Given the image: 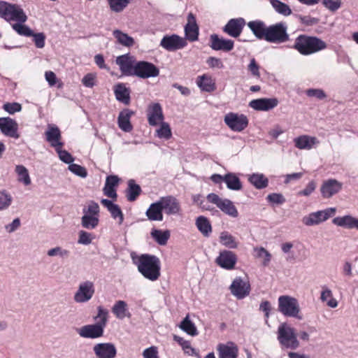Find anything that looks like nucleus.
<instances>
[{"instance_id":"a19ab883","label":"nucleus","mask_w":358,"mask_h":358,"mask_svg":"<svg viewBox=\"0 0 358 358\" xmlns=\"http://www.w3.org/2000/svg\"><path fill=\"white\" fill-rule=\"evenodd\" d=\"M113 35L117 41L123 46L131 47L134 45V39L119 29L114 30Z\"/></svg>"},{"instance_id":"c756f323","label":"nucleus","mask_w":358,"mask_h":358,"mask_svg":"<svg viewBox=\"0 0 358 358\" xmlns=\"http://www.w3.org/2000/svg\"><path fill=\"white\" fill-rule=\"evenodd\" d=\"M295 146L301 150H310L314 145L318 144L317 138L303 135L294 138Z\"/></svg>"},{"instance_id":"f03ea898","label":"nucleus","mask_w":358,"mask_h":358,"mask_svg":"<svg viewBox=\"0 0 358 358\" xmlns=\"http://www.w3.org/2000/svg\"><path fill=\"white\" fill-rule=\"evenodd\" d=\"M327 43L316 36L299 35L293 48L302 55H310L327 48Z\"/></svg>"},{"instance_id":"7ed1b4c3","label":"nucleus","mask_w":358,"mask_h":358,"mask_svg":"<svg viewBox=\"0 0 358 358\" xmlns=\"http://www.w3.org/2000/svg\"><path fill=\"white\" fill-rule=\"evenodd\" d=\"M277 335V339L282 348L296 350L299 347L296 331L290 324L281 323L278 328Z\"/></svg>"},{"instance_id":"774afa93","label":"nucleus","mask_w":358,"mask_h":358,"mask_svg":"<svg viewBox=\"0 0 358 358\" xmlns=\"http://www.w3.org/2000/svg\"><path fill=\"white\" fill-rule=\"evenodd\" d=\"M3 109L10 114H13L16 112H20L22 110V106L18 103H6L3 105Z\"/></svg>"},{"instance_id":"49530a36","label":"nucleus","mask_w":358,"mask_h":358,"mask_svg":"<svg viewBox=\"0 0 358 358\" xmlns=\"http://www.w3.org/2000/svg\"><path fill=\"white\" fill-rule=\"evenodd\" d=\"M249 181L257 189H263L267 187L268 180L262 173H253L249 177Z\"/></svg>"},{"instance_id":"4be33fe9","label":"nucleus","mask_w":358,"mask_h":358,"mask_svg":"<svg viewBox=\"0 0 358 358\" xmlns=\"http://www.w3.org/2000/svg\"><path fill=\"white\" fill-rule=\"evenodd\" d=\"M245 24V21L242 17L231 19L224 26L223 30L230 36L236 38L240 36Z\"/></svg>"},{"instance_id":"6e6552de","label":"nucleus","mask_w":358,"mask_h":358,"mask_svg":"<svg viewBox=\"0 0 358 358\" xmlns=\"http://www.w3.org/2000/svg\"><path fill=\"white\" fill-rule=\"evenodd\" d=\"M336 212V208H328L324 210L313 212L302 218V222L307 227L318 225L334 215Z\"/></svg>"},{"instance_id":"f8f14e48","label":"nucleus","mask_w":358,"mask_h":358,"mask_svg":"<svg viewBox=\"0 0 358 358\" xmlns=\"http://www.w3.org/2000/svg\"><path fill=\"white\" fill-rule=\"evenodd\" d=\"M187 44V43L185 38L176 34L166 35L160 41V46L170 52L182 49Z\"/></svg>"},{"instance_id":"6ab92c4d","label":"nucleus","mask_w":358,"mask_h":358,"mask_svg":"<svg viewBox=\"0 0 358 358\" xmlns=\"http://www.w3.org/2000/svg\"><path fill=\"white\" fill-rule=\"evenodd\" d=\"M199 29L196 23V16L189 13L187 17V24L185 26V39L189 41H196L199 38Z\"/></svg>"},{"instance_id":"aec40b11","label":"nucleus","mask_w":358,"mask_h":358,"mask_svg":"<svg viewBox=\"0 0 358 358\" xmlns=\"http://www.w3.org/2000/svg\"><path fill=\"white\" fill-rule=\"evenodd\" d=\"M159 204L166 214L177 215L180 211V206L178 201L172 196H167L160 198Z\"/></svg>"},{"instance_id":"bb28decb","label":"nucleus","mask_w":358,"mask_h":358,"mask_svg":"<svg viewBox=\"0 0 358 358\" xmlns=\"http://www.w3.org/2000/svg\"><path fill=\"white\" fill-rule=\"evenodd\" d=\"M236 260V256L233 252L224 250L220 253L216 262L222 268L231 269L234 267Z\"/></svg>"},{"instance_id":"13d9d810","label":"nucleus","mask_w":358,"mask_h":358,"mask_svg":"<svg viewBox=\"0 0 358 358\" xmlns=\"http://www.w3.org/2000/svg\"><path fill=\"white\" fill-rule=\"evenodd\" d=\"M69 254L70 252L69 250L59 246L51 248L47 252V255L49 257L59 256L60 257H66L69 255Z\"/></svg>"},{"instance_id":"412c9836","label":"nucleus","mask_w":358,"mask_h":358,"mask_svg":"<svg viewBox=\"0 0 358 358\" xmlns=\"http://www.w3.org/2000/svg\"><path fill=\"white\" fill-rule=\"evenodd\" d=\"M217 350L219 358H237L238 355V348L231 341L220 343L217 346Z\"/></svg>"},{"instance_id":"3c124183","label":"nucleus","mask_w":358,"mask_h":358,"mask_svg":"<svg viewBox=\"0 0 358 358\" xmlns=\"http://www.w3.org/2000/svg\"><path fill=\"white\" fill-rule=\"evenodd\" d=\"M110 10L120 13L132 1V0H107Z\"/></svg>"},{"instance_id":"393cba45","label":"nucleus","mask_w":358,"mask_h":358,"mask_svg":"<svg viewBox=\"0 0 358 358\" xmlns=\"http://www.w3.org/2000/svg\"><path fill=\"white\" fill-rule=\"evenodd\" d=\"M46 140L50 145L55 148L62 147L63 143L61 141V132L58 127L54 124H49L45 131Z\"/></svg>"},{"instance_id":"052dcab7","label":"nucleus","mask_w":358,"mask_h":358,"mask_svg":"<svg viewBox=\"0 0 358 358\" xmlns=\"http://www.w3.org/2000/svg\"><path fill=\"white\" fill-rule=\"evenodd\" d=\"M69 170L74 173L75 175L81 177V178H86L87 176V170L85 167L81 166L76 164H71L69 166Z\"/></svg>"},{"instance_id":"c9c22d12","label":"nucleus","mask_w":358,"mask_h":358,"mask_svg":"<svg viewBox=\"0 0 358 358\" xmlns=\"http://www.w3.org/2000/svg\"><path fill=\"white\" fill-rule=\"evenodd\" d=\"M145 214L150 220L162 221V209L161 208L159 201H157L155 203H152L147 210Z\"/></svg>"},{"instance_id":"a18cd8bd","label":"nucleus","mask_w":358,"mask_h":358,"mask_svg":"<svg viewBox=\"0 0 358 358\" xmlns=\"http://www.w3.org/2000/svg\"><path fill=\"white\" fill-rule=\"evenodd\" d=\"M254 257L262 259V265L267 266L271 260V254L263 247H255L253 249Z\"/></svg>"},{"instance_id":"20e7f679","label":"nucleus","mask_w":358,"mask_h":358,"mask_svg":"<svg viewBox=\"0 0 358 358\" xmlns=\"http://www.w3.org/2000/svg\"><path fill=\"white\" fill-rule=\"evenodd\" d=\"M278 310L286 317H294L298 320H302L303 315L301 314V308L299 301L294 297L282 295L278 299Z\"/></svg>"},{"instance_id":"dca6fc26","label":"nucleus","mask_w":358,"mask_h":358,"mask_svg":"<svg viewBox=\"0 0 358 358\" xmlns=\"http://www.w3.org/2000/svg\"><path fill=\"white\" fill-rule=\"evenodd\" d=\"M231 294L237 299H241L249 295L250 292V283L241 278H236L230 286Z\"/></svg>"},{"instance_id":"69168bd1","label":"nucleus","mask_w":358,"mask_h":358,"mask_svg":"<svg viewBox=\"0 0 358 358\" xmlns=\"http://www.w3.org/2000/svg\"><path fill=\"white\" fill-rule=\"evenodd\" d=\"M112 217L113 219L118 218V223L121 224L124 221V215L123 213L119 207L118 205L115 204L110 210H109Z\"/></svg>"},{"instance_id":"e2e57ef3","label":"nucleus","mask_w":358,"mask_h":358,"mask_svg":"<svg viewBox=\"0 0 358 358\" xmlns=\"http://www.w3.org/2000/svg\"><path fill=\"white\" fill-rule=\"evenodd\" d=\"M268 202L281 205L285 202V198L282 194L280 193H272L267 196L266 197Z\"/></svg>"},{"instance_id":"7c9ffc66","label":"nucleus","mask_w":358,"mask_h":358,"mask_svg":"<svg viewBox=\"0 0 358 358\" xmlns=\"http://www.w3.org/2000/svg\"><path fill=\"white\" fill-rule=\"evenodd\" d=\"M134 113L128 109L121 111L117 118L119 127L125 132H129L132 130V125L130 122L131 116Z\"/></svg>"},{"instance_id":"4d7b16f0","label":"nucleus","mask_w":358,"mask_h":358,"mask_svg":"<svg viewBox=\"0 0 358 358\" xmlns=\"http://www.w3.org/2000/svg\"><path fill=\"white\" fill-rule=\"evenodd\" d=\"M55 150L59 155V159L63 162L70 165L74 161V158L72 155L66 150H62V147L55 148Z\"/></svg>"},{"instance_id":"f257e3e1","label":"nucleus","mask_w":358,"mask_h":358,"mask_svg":"<svg viewBox=\"0 0 358 358\" xmlns=\"http://www.w3.org/2000/svg\"><path fill=\"white\" fill-rule=\"evenodd\" d=\"M135 264L139 273L146 279L155 281L159 278L161 263L157 257L148 254L141 255Z\"/></svg>"},{"instance_id":"2eb2a0df","label":"nucleus","mask_w":358,"mask_h":358,"mask_svg":"<svg viewBox=\"0 0 358 358\" xmlns=\"http://www.w3.org/2000/svg\"><path fill=\"white\" fill-rule=\"evenodd\" d=\"M0 131L6 136L15 139L20 138L17 122L9 117H0Z\"/></svg>"},{"instance_id":"ddd939ff","label":"nucleus","mask_w":358,"mask_h":358,"mask_svg":"<svg viewBox=\"0 0 358 358\" xmlns=\"http://www.w3.org/2000/svg\"><path fill=\"white\" fill-rule=\"evenodd\" d=\"M225 124L234 131H241L247 127L248 120L244 115L229 113L224 116Z\"/></svg>"},{"instance_id":"2f4dec72","label":"nucleus","mask_w":358,"mask_h":358,"mask_svg":"<svg viewBox=\"0 0 358 358\" xmlns=\"http://www.w3.org/2000/svg\"><path fill=\"white\" fill-rule=\"evenodd\" d=\"M119 178L116 176H109L106 178V184L103 187V193L108 197L116 199L117 195L115 187L117 185Z\"/></svg>"},{"instance_id":"a878e982","label":"nucleus","mask_w":358,"mask_h":358,"mask_svg":"<svg viewBox=\"0 0 358 358\" xmlns=\"http://www.w3.org/2000/svg\"><path fill=\"white\" fill-rule=\"evenodd\" d=\"M148 122L152 126H156L164 120V115L162 106L159 103H156L149 106L148 111Z\"/></svg>"},{"instance_id":"f3484780","label":"nucleus","mask_w":358,"mask_h":358,"mask_svg":"<svg viewBox=\"0 0 358 358\" xmlns=\"http://www.w3.org/2000/svg\"><path fill=\"white\" fill-rule=\"evenodd\" d=\"M104 329V327L96 323L83 326L77 331L82 338L94 339L100 338L103 335Z\"/></svg>"},{"instance_id":"b1692460","label":"nucleus","mask_w":358,"mask_h":358,"mask_svg":"<svg viewBox=\"0 0 358 358\" xmlns=\"http://www.w3.org/2000/svg\"><path fill=\"white\" fill-rule=\"evenodd\" d=\"M210 41V47L214 50L229 52L234 48V41L232 40L220 38L217 34H212Z\"/></svg>"},{"instance_id":"603ef678","label":"nucleus","mask_w":358,"mask_h":358,"mask_svg":"<svg viewBox=\"0 0 358 358\" xmlns=\"http://www.w3.org/2000/svg\"><path fill=\"white\" fill-rule=\"evenodd\" d=\"M13 198L6 190L0 191V211L7 210L11 205Z\"/></svg>"},{"instance_id":"9d476101","label":"nucleus","mask_w":358,"mask_h":358,"mask_svg":"<svg viewBox=\"0 0 358 358\" xmlns=\"http://www.w3.org/2000/svg\"><path fill=\"white\" fill-rule=\"evenodd\" d=\"M159 74V69L152 63L145 61L136 62L134 76L140 78L146 79L157 77Z\"/></svg>"},{"instance_id":"864d4df0","label":"nucleus","mask_w":358,"mask_h":358,"mask_svg":"<svg viewBox=\"0 0 358 358\" xmlns=\"http://www.w3.org/2000/svg\"><path fill=\"white\" fill-rule=\"evenodd\" d=\"M160 124V127L156 131L157 136L160 138L169 139L172 136L169 124L165 122Z\"/></svg>"},{"instance_id":"a211bd4d","label":"nucleus","mask_w":358,"mask_h":358,"mask_svg":"<svg viewBox=\"0 0 358 358\" xmlns=\"http://www.w3.org/2000/svg\"><path fill=\"white\" fill-rule=\"evenodd\" d=\"M343 184L336 179L324 180L320 187V192L323 198L329 199L338 194L342 189Z\"/></svg>"},{"instance_id":"58836bf2","label":"nucleus","mask_w":358,"mask_h":358,"mask_svg":"<svg viewBox=\"0 0 358 358\" xmlns=\"http://www.w3.org/2000/svg\"><path fill=\"white\" fill-rule=\"evenodd\" d=\"M141 192V187L137 185L134 180L128 181V187L126 190V197L129 201H134Z\"/></svg>"},{"instance_id":"9b49d317","label":"nucleus","mask_w":358,"mask_h":358,"mask_svg":"<svg viewBox=\"0 0 358 358\" xmlns=\"http://www.w3.org/2000/svg\"><path fill=\"white\" fill-rule=\"evenodd\" d=\"M136 62L135 57L129 53L118 56L115 59L121 73L127 76H134Z\"/></svg>"},{"instance_id":"79ce46f5","label":"nucleus","mask_w":358,"mask_h":358,"mask_svg":"<svg viewBox=\"0 0 358 358\" xmlns=\"http://www.w3.org/2000/svg\"><path fill=\"white\" fill-rule=\"evenodd\" d=\"M150 235L159 245H165L170 238V231L169 230L162 231L153 229Z\"/></svg>"},{"instance_id":"de8ad7c7","label":"nucleus","mask_w":358,"mask_h":358,"mask_svg":"<svg viewBox=\"0 0 358 358\" xmlns=\"http://www.w3.org/2000/svg\"><path fill=\"white\" fill-rule=\"evenodd\" d=\"M180 328L187 334L195 336L199 332L195 324L189 320V315H187L179 325Z\"/></svg>"},{"instance_id":"c03bdc74","label":"nucleus","mask_w":358,"mask_h":358,"mask_svg":"<svg viewBox=\"0 0 358 358\" xmlns=\"http://www.w3.org/2000/svg\"><path fill=\"white\" fill-rule=\"evenodd\" d=\"M225 214L232 217H237L238 215V210L232 201L229 199H223L217 207Z\"/></svg>"},{"instance_id":"09e8293b","label":"nucleus","mask_w":358,"mask_h":358,"mask_svg":"<svg viewBox=\"0 0 358 358\" xmlns=\"http://www.w3.org/2000/svg\"><path fill=\"white\" fill-rule=\"evenodd\" d=\"M26 22L16 21L12 24L13 29L19 35L29 37L33 35V31L24 23Z\"/></svg>"},{"instance_id":"4c0bfd02","label":"nucleus","mask_w":358,"mask_h":358,"mask_svg":"<svg viewBox=\"0 0 358 358\" xmlns=\"http://www.w3.org/2000/svg\"><path fill=\"white\" fill-rule=\"evenodd\" d=\"M224 182L228 189L234 191H238L242 189V183L239 178L234 173H229L224 175Z\"/></svg>"},{"instance_id":"bf43d9fd","label":"nucleus","mask_w":358,"mask_h":358,"mask_svg":"<svg viewBox=\"0 0 358 358\" xmlns=\"http://www.w3.org/2000/svg\"><path fill=\"white\" fill-rule=\"evenodd\" d=\"M97 310L98 314L95 319H99L97 323L105 328L108 321V311L101 306H99Z\"/></svg>"},{"instance_id":"37998d69","label":"nucleus","mask_w":358,"mask_h":358,"mask_svg":"<svg viewBox=\"0 0 358 358\" xmlns=\"http://www.w3.org/2000/svg\"><path fill=\"white\" fill-rule=\"evenodd\" d=\"M196 225L199 231L204 236H209L212 227L208 220L203 216H199L196 220Z\"/></svg>"},{"instance_id":"8fccbe9b","label":"nucleus","mask_w":358,"mask_h":358,"mask_svg":"<svg viewBox=\"0 0 358 358\" xmlns=\"http://www.w3.org/2000/svg\"><path fill=\"white\" fill-rule=\"evenodd\" d=\"M220 242L224 246L234 249L238 247V243L236 238L227 231H223L220 236Z\"/></svg>"},{"instance_id":"ea45409f","label":"nucleus","mask_w":358,"mask_h":358,"mask_svg":"<svg viewBox=\"0 0 358 358\" xmlns=\"http://www.w3.org/2000/svg\"><path fill=\"white\" fill-rule=\"evenodd\" d=\"M273 9L279 15L289 16L292 14V10L289 5L280 0H268Z\"/></svg>"},{"instance_id":"e433bc0d","label":"nucleus","mask_w":358,"mask_h":358,"mask_svg":"<svg viewBox=\"0 0 358 358\" xmlns=\"http://www.w3.org/2000/svg\"><path fill=\"white\" fill-rule=\"evenodd\" d=\"M15 173L17 175V180L20 183L24 186L31 185V180L28 169L21 164L16 165L15 167Z\"/></svg>"},{"instance_id":"5fc2aeb1","label":"nucleus","mask_w":358,"mask_h":358,"mask_svg":"<svg viewBox=\"0 0 358 358\" xmlns=\"http://www.w3.org/2000/svg\"><path fill=\"white\" fill-rule=\"evenodd\" d=\"M173 339L182 346L185 353L189 355H193L195 353V350L191 347L189 341L178 336H174Z\"/></svg>"},{"instance_id":"39448f33","label":"nucleus","mask_w":358,"mask_h":358,"mask_svg":"<svg viewBox=\"0 0 358 358\" xmlns=\"http://www.w3.org/2000/svg\"><path fill=\"white\" fill-rule=\"evenodd\" d=\"M0 17L7 22H27V16L20 5L0 1Z\"/></svg>"},{"instance_id":"4468645a","label":"nucleus","mask_w":358,"mask_h":358,"mask_svg":"<svg viewBox=\"0 0 358 358\" xmlns=\"http://www.w3.org/2000/svg\"><path fill=\"white\" fill-rule=\"evenodd\" d=\"M92 350L96 358H115L117 356V348L113 343H96Z\"/></svg>"},{"instance_id":"6e6d98bb","label":"nucleus","mask_w":358,"mask_h":358,"mask_svg":"<svg viewBox=\"0 0 358 358\" xmlns=\"http://www.w3.org/2000/svg\"><path fill=\"white\" fill-rule=\"evenodd\" d=\"M93 238L94 236L91 233L81 230L78 233V243L87 245L92 243Z\"/></svg>"},{"instance_id":"0e129e2a","label":"nucleus","mask_w":358,"mask_h":358,"mask_svg":"<svg viewBox=\"0 0 358 358\" xmlns=\"http://www.w3.org/2000/svg\"><path fill=\"white\" fill-rule=\"evenodd\" d=\"M96 78L95 73H87L83 78L82 83L86 87H93L95 85Z\"/></svg>"},{"instance_id":"473e14b6","label":"nucleus","mask_w":358,"mask_h":358,"mask_svg":"<svg viewBox=\"0 0 358 358\" xmlns=\"http://www.w3.org/2000/svg\"><path fill=\"white\" fill-rule=\"evenodd\" d=\"M112 312L115 317L120 320H122L125 317L130 318L131 316L127 303L122 300L115 302L112 308Z\"/></svg>"},{"instance_id":"423d86ee","label":"nucleus","mask_w":358,"mask_h":358,"mask_svg":"<svg viewBox=\"0 0 358 358\" xmlns=\"http://www.w3.org/2000/svg\"><path fill=\"white\" fill-rule=\"evenodd\" d=\"M99 204L94 201H90L83 209L81 226L89 230L94 229L99 223Z\"/></svg>"},{"instance_id":"c85d7f7f","label":"nucleus","mask_w":358,"mask_h":358,"mask_svg":"<svg viewBox=\"0 0 358 358\" xmlns=\"http://www.w3.org/2000/svg\"><path fill=\"white\" fill-rule=\"evenodd\" d=\"M248 27L258 39L265 38L268 27L263 21L259 20L250 21L248 23Z\"/></svg>"},{"instance_id":"72a5a7b5","label":"nucleus","mask_w":358,"mask_h":358,"mask_svg":"<svg viewBox=\"0 0 358 358\" xmlns=\"http://www.w3.org/2000/svg\"><path fill=\"white\" fill-rule=\"evenodd\" d=\"M114 93L115 98L124 104H129L130 101V90L124 83H118L115 86Z\"/></svg>"},{"instance_id":"680f3d73","label":"nucleus","mask_w":358,"mask_h":358,"mask_svg":"<svg viewBox=\"0 0 358 358\" xmlns=\"http://www.w3.org/2000/svg\"><path fill=\"white\" fill-rule=\"evenodd\" d=\"M322 4L324 6L331 12H335L338 10L341 6V0H323Z\"/></svg>"},{"instance_id":"0eeeda50","label":"nucleus","mask_w":358,"mask_h":358,"mask_svg":"<svg viewBox=\"0 0 358 358\" xmlns=\"http://www.w3.org/2000/svg\"><path fill=\"white\" fill-rule=\"evenodd\" d=\"M265 41L273 43H282L289 40L287 27L284 22H278L268 27Z\"/></svg>"},{"instance_id":"5701e85b","label":"nucleus","mask_w":358,"mask_h":358,"mask_svg":"<svg viewBox=\"0 0 358 358\" xmlns=\"http://www.w3.org/2000/svg\"><path fill=\"white\" fill-rule=\"evenodd\" d=\"M278 101L275 98H262L253 99L249 106L256 110L267 111L277 106Z\"/></svg>"},{"instance_id":"f704fd0d","label":"nucleus","mask_w":358,"mask_h":358,"mask_svg":"<svg viewBox=\"0 0 358 358\" xmlns=\"http://www.w3.org/2000/svg\"><path fill=\"white\" fill-rule=\"evenodd\" d=\"M196 84L202 90L208 92H213L215 90V83L211 76L208 75H202L196 78Z\"/></svg>"},{"instance_id":"cd10ccee","label":"nucleus","mask_w":358,"mask_h":358,"mask_svg":"<svg viewBox=\"0 0 358 358\" xmlns=\"http://www.w3.org/2000/svg\"><path fill=\"white\" fill-rule=\"evenodd\" d=\"M332 222L338 226L347 229L358 230V218L350 215L336 217L333 219Z\"/></svg>"},{"instance_id":"338daca9","label":"nucleus","mask_w":358,"mask_h":358,"mask_svg":"<svg viewBox=\"0 0 358 358\" xmlns=\"http://www.w3.org/2000/svg\"><path fill=\"white\" fill-rule=\"evenodd\" d=\"M206 63L212 69H222L224 68V64L222 60L215 57H208Z\"/></svg>"},{"instance_id":"1a4fd4ad","label":"nucleus","mask_w":358,"mask_h":358,"mask_svg":"<svg viewBox=\"0 0 358 358\" xmlns=\"http://www.w3.org/2000/svg\"><path fill=\"white\" fill-rule=\"evenodd\" d=\"M95 292L94 284L90 280L81 282L75 292L73 299L76 303H84L89 301Z\"/></svg>"}]
</instances>
